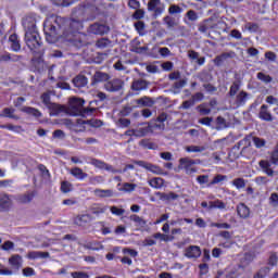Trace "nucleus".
<instances>
[{"label": "nucleus", "instance_id": "obj_16", "mask_svg": "<svg viewBox=\"0 0 278 278\" xmlns=\"http://www.w3.org/2000/svg\"><path fill=\"white\" fill-rule=\"evenodd\" d=\"M110 80V75L105 72H96L93 77H91V86L97 84L108 83Z\"/></svg>", "mask_w": 278, "mask_h": 278}, {"label": "nucleus", "instance_id": "obj_37", "mask_svg": "<svg viewBox=\"0 0 278 278\" xmlns=\"http://www.w3.org/2000/svg\"><path fill=\"white\" fill-rule=\"evenodd\" d=\"M140 146L148 149V150H153V151L159 149L157 143L151 142V140H149V139H142L140 141Z\"/></svg>", "mask_w": 278, "mask_h": 278}, {"label": "nucleus", "instance_id": "obj_43", "mask_svg": "<svg viewBox=\"0 0 278 278\" xmlns=\"http://www.w3.org/2000/svg\"><path fill=\"white\" fill-rule=\"evenodd\" d=\"M257 78L263 84H271V81H273V77L270 75L265 74L264 72H258Z\"/></svg>", "mask_w": 278, "mask_h": 278}, {"label": "nucleus", "instance_id": "obj_30", "mask_svg": "<svg viewBox=\"0 0 278 278\" xmlns=\"http://www.w3.org/2000/svg\"><path fill=\"white\" fill-rule=\"evenodd\" d=\"M9 42H11V49L14 52H18L21 50V43L17 35L13 34L9 36Z\"/></svg>", "mask_w": 278, "mask_h": 278}, {"label": "nucleus", "instance_id": "obj_48", "mask_svg": "<svg viewBox=\"0 0 278 278\" xmlns=\"http://www.w3.org/2000/svg\"><path fill=\"white\" fill-rule=\"evenodd\" d=\"M110 43H111V40L102 38L100 40H97L96 46L99 49H105L110 46Z\"/></svg>", "mask_w": 278, "mask_h": 278}, {"label": "nucleus", "instance_id": "obj_46", "mask_svg": "<svg viewBox=\"0 0 278 278\" xmlns=\"http://www.w3.org/2000/svg\"><path fill=\"white\" fill-rule=\"evenodd\" d=\"M136 189H137V185L131 182H124V185L122 186V191H125V192H132V191H136Z\"/></svg>", "mask_w": 278, "mask_h": 278}, {"label": "nucleus", "instance_id": "obj_29", "mask_svg": "<svg viewBox=\"0 0 278 278\" xmlns=\"http://www.w3.org/2000/svg\"><path fill=\"white\" fill-rule=\"evenodd\" d=\"M21 111L25 114L34 116L35 118H40L42 116V113L33 106H24Z\"/></svg>", "mask_w": 278, "mask_h": 278}, {"label": "nucleus", "instance_id": "obj_27", "mask_svg": "<svg viewBox=\"0 0 278 278\" xmlns=\"http://www.w3.org/2000/svg\"><path fill=\"white\" fill-rule=\"evenodd\" d=\"M35 197H36V191L34 190V191L21 194L18 197V201L22 204H29V203H31V201L34 200Z\"/></svg>", "mask_w": 278, "mask_h": 278}, {"label": "nucleus", "instance_id": "obj_3", "mask_svg": "<svg viewBox=\"0 0 278 278\" xmlns=\"http://www.w3.org/2000/svg\"><path fill=\"white\" fill-rule=\"evenodd\" d=\"M85 99L81 98H70L68 99V108L67 112L73 116H81L86 118L87 116H91L94 112V108H84Z\"/></svg>", "mask_w": 278, "mask_h": 278}, {"label": "nucleus", "instance_id": "obj_59", "mask_svg": "<svg viewBox=\"0 0 278 278\" xmlns=\"http://www.w3.org/2000/svg\"><path fill=\"white\" fill-rule=\"evenodd\" d=\"M204 100V93L203 92H195L194 94H192V97H191V101H193V102H201V101H203Z\"/></svg>", "mask_w": 278, "mask_h": 278}, {"label": "nucleus", "instance_id": "obj_63", "mask_svg": "<svg viewBox=\"0 0 278 278\" xmlns=\"http://www.w3.org/2000/svg\"><path fill=\"white\" fill-rule=\"evenodd\" d=\"M71 276L73 278H90V276H88V274L85 271H73Z\"/></svg>", "mask_w": 278, "mask_h": 278}, {"label": "nucleus", "instance_id": "obj_11", "mask_svg": "<svg viewBox=\"0 0 278 278\" xmlns=\"http://www.w3.org/2000/svg\"><path fill=\"white\" fill-rule=\"evenodd\" d=\"M21 60H23L22 55L9 53V52H2L0 53V64L2 63H17Z\"/></svg>", "mask_w": 278, "mask_h": 278}, {"label": "nucleus", "instance_id": "obj_58", "mask_svg": "<svg viewBox=\"0 0 278 278\" xmlns=\"http://www.w3.org/2000/svg\"><path fill=\"white\" fill-rule=\"evenodd\" d=\"M270 268L269 267H263V268H261L258 271H257V274H255L254 276H258V277H263V278H265L267 275H269L270 274Z\"/></svg>", "mask_w": 278, "mask_h": 278}, {"label": "nucleus", "instance_id": "obj_9", "mask_svg": "<svg viewBox=\"0 0 278 278\" xmlns=\"http://www.w3.org/2000/svg\"><path fill=\"white\" fill-rule=\"evenodd\" d=\"M110 30V28L106 25L100 24V23H94L91 24L88 28V31L91 35H96V36H104L105 34H108Z\"/></svg>", "mask_w": 278, "mask_h": 278}, {"label": "nucleus", "instance_id": "obj_35", "mask_svg": "<svg viewBox=\"0 0 278 278\" xmlns=\"http://www.w3.org/2000/svg\"><path fill=\"white\" fill-rule=\"evenodd\" d=\"M226 203L222 200H215L208 202V210H225Z\"/></svg>", "mask_w": 278, "mask_h": 278}, {"label": "nucleus", "instance_id": "obj_19", "mask_svg": "<svg viewBox=\"0 0 278 278\" xmlns=\"http://www.w3.org/2000/svg\"><path fill=\"white\" fill-rule=\"evenodd\" d=\"M237 214L241 219H247L251 214L250 207L244 203H240L237 205Z\"/></svg>", "mask_w": 278, "mask_h": 278}, {"label": "nucleus", "instance_id": "obj_61", "mask_svg": "<svg viewBox=\"0 0 278 278\" xmlns=\"http://www.w3.org/2000/svg\"><path fill=\"white\" fill-rule=\"evenodd\" d=\"M122 253L130 255L132 258H136L138 256V251L137 250H132L129 248H125Z\"/></svg>", "mask_w": 278, "mask_h": 278}, {"label": "nucleus", "instance_id": "obj_25", "mask_svg": "<svg viewBox=\"0 0 278 278\" xmlns=\"http://www.w3.org/2000/svg\"><path fill=\"white\" fill-rule=\"evenodd\" d=\"M28 260H39V258H49L50 254L49 252H42V251H30L27 255Z\"/></svg>", "mask_w": 278, "mask_h": 278}, {"label": "nucleus", "instance_id": "obj_7", "mask_svg": "<svg viewBox=\"0 0 278 278\" xmlns=\"http://www.w3.org/2000/svg\"><path fill=\"white\" fill-rule=\"evenodd\" d=\"M134 164L136 166H140L143 169H146L150 173H153L155 175H164L165 174L162 167L154 165L152 163H149L147 161H134Z\"/></svg>", "mask_w": 278, "mask_h": 278}, {"label": "nucleus", "instance_id": "obj_51", "mask_svg": "<svg viewBox=\"0 0 278 278\" xmlns=\"http://www.w3.org/2000/svg\"><path fill=\"white\" fill-rule=\"evenodd\" d=\"M71 188H72V185L68 181L64 180L61 182V187H60L61 192L66 194L72 191Z\"/></svg>", "mask_w": 278, "mask_h": 278}, {"label": "nucleus", "instance_id": "obj_14", "mask_svg": "<svg viewBox=\"0 0 278 278\" xmlns=\"http://www.w3.org/2000/svg\"><path fill=\"white\" fill-rule=\"evenodd\" d=\"M46 108L49 109L51 116H58L60 114L67 113V109L63 104L51 103V104L46 105Z\"/></svg>", "mask_w": 278, "mask_h": 278}, {"label": "nucleus", "instance_id": "obj_41", "mask_svg": "<svg viewBox=\"0 0 278 278\" xmlns=\"http://www.w3.org/2000/svg\"><path fill=\"white\" fill-rule=\"evenodd\" d=\"M103 182H105V178H103V176L101 175H97L89 178V184L91 186H99L102 185Z\"/></svg>", "mask_w": 278, "mask_h": 278}, {"label": "nucleus", "instance_id": "obj_33", "mask_svg": "<svg viewBox=\"0 0 278 278\" xmlns=\"http://www.w3.org/2000/svg\"><path fill=\"white\" fill-rule=\"evenodd\" d=\"M93 193L97 198H112L114 194L113 190L99 188L94 189Z\"/></svg>", "mask_w": 278, "mask_h": 278}, {"label": "nucleus", "instance_id": "obj_39", "mask_svg": "<svg viewBox=\"0 0 278 278\" xmlns=\"http://www.w3.org/2000/svg\"><path fill=\"white\" fill-rule=\"evenodd\" d=\"M153 238L155 240H159L161 239L162 242H170V241H174V237L173 236H168V235H165V233H162V232H156L153 235Z\"/></svg>", "mask_w": 278, "mask_h": 278}, {"label": "nucleus", "instance_id": "obj_42", "mask_svg": "<svg viewBox=\"0 0 278 278\" xmlns=\"http://www.w3.org/2000/svg\"><path fill=\"white\" fill-rule=\"evenodd\" d=\"M232 186L237 188V190H241L243 188H247V180L243 178H236L232 180Z\"/></svg>", "mask_w": 278, "mask_h": 278}, {"label": "nucleus", "instance_id": "obj_4", "mask_svg": "<svg viewBox=\"0 0 278 278\" xmlns=\"http://www.w3.org/2000/svg\"><path fill=\"white\" fill-rule=\"evenodd\" d=\"M241 85L237 81L232 83L228 91L229 98H235L236 108H243L250 100L251 94L248 91L241 90ZM239 91V92H238Z\"/></svg>", "mask_w": 278, "mask_h": 278}, {"label": "nucleus", "instance_id": "obj_32", "mask_svg": "<svg viewBox=\"0 0 278 278\" xmlns=\"http://www.w3.org/2000/svg\"><path fill=\"white\" fill-rule=\"evenodd\" d=\"M15 112H16L15 109L5 108L4 110H2L0 116L4 117V118H11V119H14V121H18L20 117L14 115Z\"/></svg>", "mask_w": 278, "mask_h": 278}, {"label": "nucleus", "instance_id": "obj_24", "mask_svg": "<svg viewBox=\"0 0 278 278\" xmlns=\"http://www.w3.org/2000/svg\"><path fill=\"white\" fill-rule=\"evenodd\" d=\"M88 84V78L84 75H78L77 77L73 78V85L75 88H85Z\"/></svg>", "mask_w": 278, "mask_h": 278}, {"label": "nucleus", "instance_id": "obj_55", "mask_svg": "<svg viewBox=\"0 0 278 278\" xmlns=\"http://www.w3.org/2000/svg\"><path fill=\"white\" fill-rule=\"evenodd\" d=\"M146 12L143 9H136L135 13L132 14L134 20H142L144 18Z\"/></svg>", "mask_w": 278, "mask_h": 278}, {"label": "nucleus", "instance_id": "obj_12", "mask_svg": "<svg viewBox=\"0 0 278 278\" xmlns=\"http://www.w3.org/2000/svg\"><path fill=\"white\" fill-rule=\"evenodd\" d=\"M92 222V216L90 214H78L74 217L73 223L78 227H86Z\"/></svg>", "mask_w": 278, "mask_h": 278}, {"label": "nucleus", "instance_id": "obj_28", "mask_svg": "<svg viewBox=\"0 0 278 278\" xmlns=\"http://www.w3.org/2000/svg\"><path fill=\"white\" fill-rule=\"evenodd\" d=\"M11 201L9 195L2 194L0 195V212H7L10 210Z\"/></svg>", "mask_w": 278, "mask_h": 278}, {"label": "nucleus", "instance_id": "obj_18", "mask_svg": "<svg viewBox=\"0 0 278 278\" xmlns=\"http://www.w3.org/2000/svg\"><path fill=\"white\" fill-rule=\"evenodd\" d=\"M258 118L265 122H273L274 117L270 111H268L267 104H262L258 113Z\"/></svg>", "mask_w": 278, "mask_h": 278}, {"label": "nucleus", "instance_id": "obj_2", "mask_svg": "<svg viewBox=\"0 0 278 278\" xmlns=\"http://www.w3.org/2000/svg\"><path fill=\"white\" fill-rule=\"evenodd\" d=\"M36 15H27L23 20V27L24 30H26V34L24 35V41H26L29 50L35 52L36 50H39L42 45L39 30L36 27Z\"/></svg>", "mask_w": 278, "mask_h": 278}, {"label": "nucleus", "instance_id": "obj_44", "mask_svg": "<svg viewBox=\"0 0 278 278\" xmlns=\"http://www.w3.org/2000/svg\"><path fill=\"white\" fill-rule=\"evenodd\" d=\"M135 30L138 31L140 36L144 35L146 24L142 21L136 22L134 24Z\"/></svg>", "mask_w": 278, "mask_h": 278}, {"label": "nucleus", "instance_id": "obj_60", "mask_svg": "<svg viewBox=\"0 0 278 278\" xmlns=\"http://www.w3.org/2000/svg\"><path fill=\"white\" fill-rule=\"evenodd\" d=\"M186 15H187V18L191 22H195L199 18V16L194 10L187 11Z\"/></svg>", "mask_w": 278, "mask_h": 278}, {"label": "nucleus", "instance_id": "obj_40", "mask_svg": "<svg viewBox=\"0 0 278 278\" xmlns=\"http://www.w3.org/2000/svg\"><path fill=\"white\" fill-rule=\"evenodd\" d=\"M227 179L226 175L217 174L213 180L210 181L207 185L208 188L215 185H219L220 182L225 181Z\"/></svg>", "mask_w": 278, "mask_h": 278}, {"label": "nucleus", "instance_id": "obj_15", "mask_svg": "<svg viewBox=\"0 0 278 278\" xmlns=\"http://www.w3.org/2000/svg\"><path fill=\"white\" fill-rule=\"evenodd\" d=\"M195 164H197V161L190 160L188 157H182L179 160V165L182 166L185 170L189 174L197 173V168L191 167V166H194Z\"/></svg>", "mask_w": 278, "mask_h": 278}, {"label": "nucleus", "instance_id": "obj_38", "mask_svg": "<svg viewBox=\"0 0 278 278\" xmlns=\"http://www.w3.org/2000/svg\"><path fill=\"white\" fill-rule=\"evenodd\" d=\"M205 150L204 146H188L186 148L187 153H203Z\"/></svg>", "mask_w": 278, "mask_h": 278}, {"label": "nucleus", "instance_id": "obj_8", "mask_svg": "<svg viewBox=\"0 0 278 278\" xmlns=\"http://www.w3.org/2000/svg\"><path fill=\"white\" fill-rule=\"evenodd\" d=\"M124 83L119 78H113L104 84V90L109 92H117L123 89Z\"/></svg>", "mask_w": 278, "mask_h": 278}, {"label": "nucleus", "instance_id": "obj_45", "mask_svg": "<svg viewBox=\"0 0 278 278\" xmlns=\"http://www.w3.org/2000/svg\"><path fill=\"white\" fill-rule=\"evenodd\" d=\"M268 204L274 208L278 207V193H270Z\"/></svg>", "mask_w": 278, "mask_h": 278}, {"label": "nucleus", "instance_id": "obj_21", "mask_svg": "<svg viewBox=\"0 0 278 278\" xmlns=\"http://www.w3.org/2000/svg\"><path fill=\"white\" fill-rule=\"evenodd\" d=\"M70 175H72L75 179L85 180L88 177V174L84 172L80 167H73L70 169Z\"/></svg>", "mask_w": 278, "mask_h": 278}, {"label": "nucleus", "instance_id": "obj_1", "mask_svg": "<svg viewBox=\"0 0 278 278\" xmlns=\"http://www.w3.org/2000/svg\"><path fill=\"white\" fill-rule=\"evenodd\" d=\"M84 28V23L80 18H65L58 15H50L43 22V33L46 41L50 45L56 42H68L77 49L89 45L88 36L81 34L80 30Z\"/></svg>", "mask_w": 278, "mask_h": 278}, {"label": "nucleus", "instance_id": "obj_53", "mask_svg": "<svg viewBox=\"0 0 278 278\" xmlns=\"http://www.w3.org/2000/svg\"><path fill=\"white\" fill-rule=\"evenodd\" d=\"M245 29L251 33H256L258 31V25L256 23L247 22Z\"/></svg>", "mask_w": 278, "mask_h": 278}, {"label": "nucleus", "instance_id": "obj_36", "mask_svg": "<svg viewBox=\"0 0 278 278\" xmlns=\"http://www.w3.org/2000/svg\"><path fill=\"white\" fill-rule=\"evenodd\" d=\"M90 211H91V214H93L94 216H100L102 214H105V212L108 211V207L101 204H96L94 206H91Z\"/></svg>", "mask_w": 278, "mask_h": 278}, {"label": "nucleus", "instance_id": "obj_47", "mask_svg": "<svg viewBox=\"0 0 278 278\" xmlns=\"http://www.w3.org/2000/svg\"><path fill=\"white\" fill-rule=\"evenodd\" d=\"M210 227L217 229H231L232 226L228 223H211Z\"/></svg>", "mask_w": 278, "mask_h": 278}, {"label": "nucleus", "instance_id": "obj_10", "mask_svg": "<svg viewBox=\"0 0 278 278\" xmlns=\"http://www.w3.org/2000/svg\"><path fill=\"white\" fill-rule=\"evenodd\" d=\"M202 252H201V249L199 245H194V244H191V245H188L186 249H185V256L188 258V260H198L200 256H201Z\"/></svg>", "mask_w": 278, "mask_h": 278}, {"label": "nucleus", "instance_id": "obj_5", "mask_svg": "<svg viewBox=\"0 0 278 278\" xmlns=\"http://www.w3.org/2000/svg\"><path fill=\"white\" fill-rule=\"evenodd\" d=\"M87 10H90L92 12H99V8H97L94 3L83 2L78 7L72 10V16L75 18L84 17Z\"/></svg>", "mask_w": 278, "mask_h": 278}, {"label": "nucleus", "instance_id": "obj_17", "mask_svg": "<svg viewBox=\"0 0 278 278\" xmlns=\"http://www.w3.org/2000/svg\"><path fill=\"white\" fill-rule=\"evenodd\" d=\"M9 265H11L14 271H18L23 268V256L15 254L9 257Z\"/></svg>", "mask_w": 278, "mask_h": 278}, {"label": "nucleus", "instance_id": "obj_20", "mask_svg": "<svg viewBox=\"0 0 278 278\" xmlns=\"http://www.w3.org/2000/svg\"><path fill=\"white\" fill-rule=\"evenodd\" d=\"M258 166L261 167L262 172L265 173L268 177H274V169L271 168L270 161L261 160L258 162Z\"/></svg>", "mask_w": 278, "mask_h": 278}, {"label": "nucleus", "instance_id": "obj_26", "mask_svg": "<svg viewBox=\"0 0 278 278\" xmlns=\"http://www.w3.org/2000/svg\"><path fill=\"white\" fill-rule=\"evenodd\" d=\"M241 270H244V266L241 264H237L232 269L229 270L228 274H226V278H239L241 276Z\"/></svg>", "mask_w": 278, "mask_h": 278}, {"label": "nucleus", "instance_id": "obj_23", "mask_svg": "<svg viewBox=\"0 0 278 278\" xmlns=\"http://www.w3.org/2000/svg\"><path fill=\"white\" fill-rule=\"evenodd\" d=\"M149 186L155 190H161L165 186V179L154 177L148 181Z\"/></svg>", "mask_w": 278, "mask_h": 278}, {"label": "nucleus", "instance_id": "obj_50", "mask_svg": "<svg viewBox=\"0 0 278 278\" xmlns=\"http://www.w3.org/2000/svg\"><path fill=\"white\" fill-rule=\"evenodd\" d=\"M105 164H106V162L100 161V160H97V159H91V161H90L91 166H94V167L100 168V169H103L105 167Z\"/></svg>", "mask_w": 278, "mask_h": 278}, {"label": "nucleus", "instance_id": "obj_52", "mask_svg": "<svg viewBox=\"0 0 278 278\" xmlns=\"http://www.w3.org/2000/svg\"><path fill=\"white\" fill-rule=\"evenodd\" d=\"M198 111L201 115H208L212 112V110L207 108V104L198 105Z\"/></svg>", "mask_w": 278, "mask_h": 278}, {"label": "nucleus", "instance_id": "obj_54", "mask_svg": "<svg viewBox=\"0 0 278 278\" xmlns=\"http://www.w3.org/2000/svg\"><path fill=\"white\" fill-rule=\"evenodd\" d=\"M1 129H8L13 132H20L21 126H14L12 124L0 125Z\"/></svg>", "mask_w": 278, "mask_h": 278}, {"label": "nucleus", "instance_id": "obj_6", "mask_svg": "<svg viewBox=\"0 0 278 278\" xmlns=\"http://www.w3.org/2000/svg\"><path fill=\"white\" fill-rule=\"evenodd\" d=\"M148 11L153 12V16L157 18L162 15V13L165 12V3H163L161 0H150L148 2Z\"/></svg>", "mask_w": 278, "mask_h": 278}, {"label": "nucleus", "instance_id": "obj_34", "mask_svg": "<svg viewBox=\"0 0 278 278\" xmlns=\"http://www.w3.org/2000/svg\"><path fill=\"white\" fill-rule=\"evenodd\" d=\"M228 58H232V54L231 53H223V54L216 55V58L213 60V62L216 67H220Z\"/></svg>", "mask_w": 278, "mask_h": 278}, {"label": "nucleus", "instance_id": "obj_64", "mask_svg": "<svg viewBox=\"0 0 278 278\" xmlns=\"http://www.w3.org/2000/svg\"><path fill=\"white\" fill-rule=\"evenodd\" d=\"M23 276L24 277H33L35 276V269L31 267H26L23 269Z\"/></svg>", "mask_w": 278, "mask_h": 278}, {"label": "nucleus", "instance_id": "obj_31", "mask_svg": "<svg viewBox=\"0 0 278 278\" xmlns=\"http://www.w3.org/2000/svg\"><path fill=\"white\" fill-rule=\"evenodd\" d=\"M130 220L132 223H135L136 227H138L139 229H143L147 226V220L143 219L142 217H140L139 215H137V214H132L130 216Z\"/></svg>", "mask_w": 278, "mask_h": 278}, {"label": "nucleus", "instance_id": "obj_57", "mask_svg": "<svg viewBox=\"0 0 278 278\" xmlns=\"http://www.w3.org/2000/svg\"><path fill=\"white\" fill-rule=\"evenodd\" d=\"M182 12V9L178 7L177 4H172L168 9V13L174 15V14H180Z\"/></svg>", "mask_w": 278, "mask_h": 278}, {"label": "nucleus", "instance_id": "obj_13", "mask_svg": "<svg viewBox=\"0 0 278 278\" xmlns=\"http://www.w3.org/2000/svg\"><path fill=\"white\" fill-rule=\"evenodd\" d=\"M154 195L156 198H159V200H161L162 202H165V203H170L173 201H176L178 198H180L179 194L170 191L169 193H165V192H155Z\"/></svg>", "mask_w": 278, "mask_h": 278}, {"label": "nucleus", "instance_id": "obj_49", "mask_svg": "<svg viewBox=\"0 0 278 278\" xmlns=\"http://www.w3.org/2000/svg\"><path fill=\"white\" fill-rule=\"evenodd\" d=\"M195 181H198L200 186H204L210 182V175H199Z\"/></svg>", "mask_w": 278, "mask_h": 278}, {"label": "nucleus", "instance_id": "obj_22", "mask_svg": "<svg viewBox=\"0 0 278 278\" xmlns=\"http://www.w3.org/2000/svg\"><path fill=\"white\" fill-rule=\"evenodd\" d=\"M149 84L144 79H137L132 81L131 90L142 91L148 89Z\"/></svg>", "mask_w": 278, "mask_h": 278}, {"label": "nucleus", "instance_id": "obj_56", "mask_svg": "<svg viewBox=\"0 0 278 278\" xmlns=\"http://www.w3.org/2000/svg\"><path fill=\"white\" fill-rule=\"evenodd\" d=\"M41 101L45 104V106L53 104L51 102V98H50V93L49 92H43L41 94Z\"/></svg>", "mask_w": 278, "mask_h": 278}, {"label": "nucleus", "instance_id": "obj_62", "mask_svg": "<svg viewBox=\"0 0 278 278\" xmlns=\"http://www.w3.org/2000/svg\"><path fill=\"white\" fill-rule=\"evenodd\" d=\"M270 163H273L274 165H278V148L275 149L273 151V153H270V159H269Z\"/></svg>", "mask_w": 278, "mask_h": 278}]
</instances>
